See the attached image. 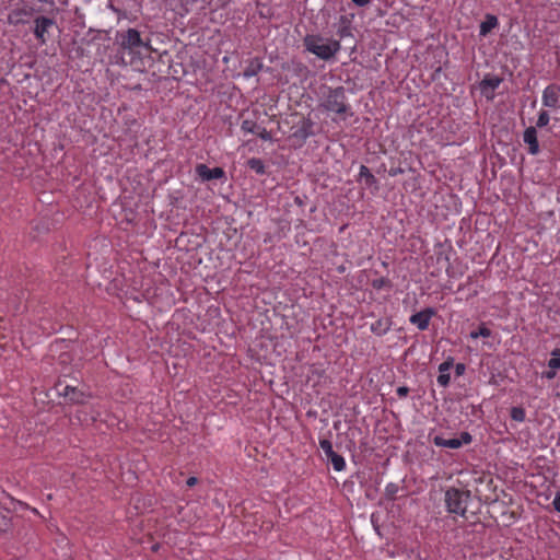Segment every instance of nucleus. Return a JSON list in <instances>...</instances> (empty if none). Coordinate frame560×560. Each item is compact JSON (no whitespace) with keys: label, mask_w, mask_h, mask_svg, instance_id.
Instances as JSON below:
<instances>
[{"label":"nucleus","mask_w":560,"mask_h":560,"mask_svg":"<svg viewBox=\"0 0 560 560\" xmlns=\"http://www.w3.org/2000/svg\"><path fill=\"white\" fill-rule=\"evenodd\" d=\"M304 46L308 51L323 60L331 59L340 49L338 40L324 38L318 35H306Z\"/></svg>","instance_id":"obj_1"},{"label":"nucleus","mask_w":560,"mask_h":560,"mask_svg":"<svg viewBox=\"0 0 560 560\" xmlns=\"http://www.w3.org/2000/svg\"><path fill=\"white\" fill-rule=\"evenodd\" d=\"M470 491H462L456 488H450L445 492V503L448 512L465 516L467 503L470 500Z\"/></svg>","instance_id":"obj_2"},{"label":"nucleus","mask_w":560,"mask_h":560,"mask_svg":"<svg viewBox=\"0 0 560 560\" xmlns=\"http://www.w3.org/2000/svg\"><path fill=\"white\" fill-rule=\"evenodd\" d=\"M324 106L327 110L334 112L336 114H347L348 105L346 104V95L343 88H337L335 90H331L327 95Z\"/></svg>","instance_id":"obj_3"},{"label":"nucleus","mask_w":560,"mask_h":560,"mask_svg":"<svg viewBox=\"0 0 560 560\" xmlns=\"http://www.w3.org/2000/svg\"><path fill=\"white\" fill-rule=\"evenodd\" d=\"M120 46L131 52L138 51L140 47L147 46L141 39L140 33L135 28H128L120 34Z\"/></svg>","instance_id":"obj_4"},{"label":"nucleus","mask_w":560,"mask_h":560,"mask_svg":"<svg viewBox=\"0 0 560 560\" xmlns=\"http://www.w3.org/2000/svg\"><path fill=\"white\" fill-rule=\"evenodd\" d=\"M56 388L60 396L65 397L72 404H84L86 398L89 397L79 388L70 385H63L61 382H58L56 384Z\"/></svg>","instance_id":"obj_5"},{"label":"nucleus","mask_w":560,"mask_h":560,"mask_svg":"<svg viewBox=\"0 0 560 560\" xmlns=\"http://www.w3.org/2000/svg\"><path fill=\"white\" fill-rule=\"evenodd\" d=\"M319 445L327 458L331 462L334 469L341 471L345 468V459L332 450L331 442L328 440H322Z\"/></svg>","instance_id":"obj_6"},{"label":"nucleus","mask_w":560,"mask_h":560,"mask_svg":"<svg viewBox=\"0 0 560 560\" xmlns=\"http://www.w3.org/2000/svg\"><path fill=\"white\" fill-rule=\"evenodd\" d=\"M471 442V435L468 432H462L460 438L453 439H444L441 436L434 438V444L438 446L450 447V448H458L463 444H468Z\"/></svg>","instance_id":"obj_7"},{"label":"nucleus","mask_w":560,"mask_h":560,"mask_svg":"<svg viewBox=\"0 0 560 560\" xmlns=\"http://www.w3.org/2000/svg\"><path fill=\"white\" fill-rule=\"evenodd\" d=\"M35 28L34 34L36 38L42 43H46V34L48 33L49 28L55 25V21L52 19L46 18V16H37L34 21Z\"/></svg>","instance_id":"obj_8"},{"label":"nucleus","mask_w":560,"mask_h":560,"mask_svg":"<svg viewBox=\"0 0 560 560\" xmlns=\"http://www.w3.org/2000/svg\"><path fill=\"white\" fill-rule=\"evenodd\" d=\"M196 172L203 180H211L224 176V171L221 167L209 168L205 164H198Z\"/></svg>","instance_id":"obj_9"},{"label":"nucleus","mask_w":560,"mask_h":560,"mask_svg":"<svg viewBox=\"0 0 560 560\" xmlns=\"http://www.w3.org/2000/svg\"><path fill=\"white\" fill-rule=\"evenodd\" d=\"M560 88L557 85H549L545 89L542 95L544 105L547 107H557L559 101Z\"/></svg>","instance_id":"obj_10"},{"label":"nucleus","mask_w":560,"mask_h":560,"mask_svg":"<svg viewBox=\"0 0 560 560\" xmlns=\"http://www.w3.org/2000/svg\"><path fill=\"white\" fill-rule=\"evenodd\" d=\"M433 314L432 310L428 308L425 311L413 314L410 317V322L418 326L419 329H425L429 325V320L431 315Z\"/></svg>","instance_id":"obj_11"},{"label":"nucleus","mask_w":560,"mask_h":560,"mask_svg":"<svg viewBox=\"0 0 560 560\" xmlns=\"http://www.w3.org/2000/svg\"><path fill=\"white\" fill-rule=\"evenodd\" d=\"M524 141L529 145V152L532 154L538 153L539 147L537 141V131L535 127H528L524 131Z\"/></svg>","instance_id":"obj_12"},{"label":"nucleus","mask_w":560,"mask_h":560,"mask_svg":"<svg viewBox=\"0 0 560 560\" xmlns=\"http://www.w3.org/2000/svg\"><path fill=\"white\" fill-rule=\"evenodd\" d=\"M498 24V19L494 15H487L486 20L480 24V35H487Z\"/></svg>","instance_id":"obj_13"},{"label":"nucleus","mask_w":560,"mask_h":560,"mask_svg":"<svg viewBox=\"0 0 560 560\" xmlns=\"http://www.w3.org/2000/svg\"><path fill=\"white\" fill-rule=\"evenodd\" d=\"M501 83V79L498 77H486L480 85L483 92L493 91Z\"/></svg>","instance_id":"obj_14"},{"label":"nucleus","mask_w":560,"mask_h":560,"mask_svg":"<svg viewBox=\"0 0 560 560\" xmlns=\"http://www.w3.org/2000/svg\"><path fill=\"white\" fill-rule=\"evenodd\" d=\"M97 415L90 413L86 410H79L75 415V419L81 424H90L96 421Z\"/></svg>","instance_id":"obj_15"},{"label":"nucleus","mask_w":560,"mask_h":560,"mask_svg":"<svg viewBox=\"0 0 560 560\" xmlns=\"http://www.w3.org/2000/svg\"><path fill=\"white\" fill-rule=\"evenodd\" d=\"M261 67L262 65L258 59L250 60L244 70V75L247 78L256 75L260 71Z\"/></svg>","instance_id":"obj_16"},{"label":"nucleus","mask_w":560,"mask_h":560,"mask_svg":"<svg viewBox=\"0 0 560 560\" xmlns=\"http://www.w3.org/2000/svg\"><path fill=\"white\" fill-rule=\"evenodd\" d=\"M360 178L364 179V182L368 186H370L376 182L374 175L364 165H362L360 168Z\"/></svg>","instance_id":"obj_17"},{"label":"nucleus","mask_w":560,"mask_h":560,"mask_svg":"<svg viewBox=\"0 0 560 560\" xmlns=\"http://www.w3.org/2000/svg\"><path fill=\"white\" fill-rule=\"evenodd\" d=\"M248 166L258 174L265 173V165L260 159L253 158L247 162Z\"/></svg>","instance_id":"obj_18"},{"label":"nucleus","mask_w":560,"mask_h":560,"mask_svg":"<svg viewBox=\"0 0 560 560\" xmlns=\"http://www.w3.org/2000/svg\"><path fill=\"white\" fill-rule=\"evenodd\" d=\"M548 366L551 370L560 369V349H556L552 352V358L549 360Z\"/></svg>","instance_id":"obj_19"},{"label":"nucleus","mask_w":560,"mask_h":560,"mask_svg":"<svg viewBox=\"0 0 560 560\" xmlns=\"http://www.w3.org/2000/svg\"><path fill=\"white\" fill-rule=\"evenodd\" d=\"M490 335L491 330L483 325L478 330L470 332V337L472 339H477L479 337H490Z\"/></svg>","instance_id":"obj_20"},{"label":"nucleus","mask_w":560,"mask_h":560,"mask_svg":"<svg viewBox=\"0 0 560 560\" xmlns=\"http://www.w3.org/2000/svg\"><path fill=\"white\" fill-rule=\"evenodd\" d=\"M242 129L246 132L256 133L257 129H259V126L252 120H244L242 122Z\"/></svg>","instance_id":"obj_21"},{"label":"nucleus","mask_w":560,"mask_h":560,"mask_svg":"<svg viewBox=\"0 0 560 560\" xmlns=\"http://www.w3.org/2000/svg\"><path fill=\"white\" fill-rule=\"evenodd\" d=\"M511 417L515 421H523L525 418V412L522 408L514 407L512 408Z\"/></svg>","instance_id":"obj_22"},{"label":"nucleus","mask_w":560,"mask_h":560,"mask_svg":"<svg viewBox=\"0 0 560 560\" xmlns=\"http://www.w3.org/2000/svg\"><path fill=\"white\" fill-rule=\"evenodd\" d=\"M549 122V114L546 110H542L537 120V127H545Z\"/></svg>","instance_id":"obj_23"},{"label":"nucleus","mask_w":560,"mask_h":560,"mask_svg":"<svg viewBox=\"0 0 560 560\" xmlns=\"http://www.w3.org/2000/svg\"><path fill=\"white\" fill-rule=\"evenodd\" d=\"M398 490V487L397 485H394V483H389L387 487H386V494L390 498V499H394L395 498V494Z\"/></svg>","instance_id":"obj_24"},{"label":"nucleus","mask_w":560,"mask_h":560,"mask_svg":"<svg viewBox=\"0 0 560 560\" xmlns=\"http://www.w3.org/2000/svg\"><path fill=\"white\" fill-rule=\"evenodd\" d=\"M256 135H258L264 140L271 139V133L269 131H267L266 128L259 127V129H257V131H256Z\"/></svg>","instance_id":"obj_25"},{"label":"nucleus","mask_w":560,"mask_h":560,"mask_svg":"<svg viewBox=\"0 0 560 560\" xmlns=\"http://www.w3.org/2000/svg\"><path fill=\"white\" fill-rule=\"evenodd\" d=\"M438 382L440 385H442L444 387L447 386L450 383V374H445V373L441 372V374L438 377Z\"/></svg>","instance_id":"obj_26"},{"label":"nucleus","mask_w":560,"mask_h":560,"mask_svg":"<svg viewBox=\"0 0 560 560\" xmlns=\"http://www.w3.org/2000/svg\"><path fill=\"white\" fill-rule=\"evenodd\" d=\"M409 392V388L408 387H405V386H401V387H398L397 388V394L400 396V397H405Z\"/></svg>","instance_id":"obj_27"},{"label":"nucleus","mask_w":560,"mask_h":560,"mask_svg":"<svg viewBox=\"0 0 560 560\" xmlns=\"http://www.w3.org/2000/svg\"><path fill=\"white\" fill-rule=\"evenodd\" d=\"M553 506L556 511L560 512V494L556 495L553 499Z\"/></svg>","instance_id":"obj_28"},{"label":"nucleus","mask_w":560,"mask_h":560,"mask_svg":"<svg viewBox=\"0 0 560 560\" xmlns=\"http://www.w3.org/2000/svg\"><path fill=\"white\" fill-rule=\"evenodd\" d=\"M198 482V479L196 477H189L186 481L188 487H192Z\"/></svg>","instance_id":"obj_29"},{"label":"nucleus","mask_w":560,"mask_h":560,"mask_svg":"<svg viewBox=\"0 0 560 560\" xmlns=\"http://www.w3.org/2000/svg\"><path fill=\"white\" fill-rule=\"evenodd\" d=\"M451 366V362H443L441 365H440V372H445L450 369Z\"/></svg>","instance_id":"obj_30"},{"label":"nucleus","mask_w":560,"mask_h":560,"mask_svg":"<svg viewBox=\"0 0 560 560\" xmlns=\"http://www.w3.org/2000/svg\"><path fill=\"white\" fill-rule=\"evenodd\" d=\"M352 1H353L357 5H359V7H364V5H366V4L370 2V0H352Z\"/></svg>","instance_id":"obj_31"},{"label":"nucleus","mask_w":560,"mask_h":560,"mask_svg":"<svg viewBox=\"0 0 560 560\" xmlns=\"http://www.w3.org/2000/svg\"><path fill=\"white\" fill-rule=\"evenodd\" d=\"M556 375V370H551V371H548L545 373V376L548 378V380H551Z\"/></svg>","instance_id":"obj_32"},{"label":"nucleus","mask_w":560,"mask_h":560,"mask_svg":"<svg viewBox=\"0 0 560 560\" xmlns=\"http://www.w3.org/2000/svg\"><path fill=\"white\" fill-rule=\"evenodd\" d=\"M465 370V365L464 364H457L456 365V373L457 374H462Z\"/></svg>","instance_id":"obj_33"},{"label":"nucleus","mask_w":560,"mask_h":560,"mask_svg":"<svg viewBox=\"0 0 560 560\" xmlns=\"http://www.w3.org/2000/svg\"><path fill=\"white\" fill-rule=\"evenodd\" d=\"M8 526V522L4 520V523H1V529L5 530Z\"/></svg>","instance_id":"obj_34"},{"label":"nucleus","mask_w":560,"mask_h":560,"mask_svg":"<svg viewBox=\"0 0 560 560\" xmlns=\"http://www.w3.org/2000/svg\"><path fill=\"white\" fill-rule=\"evenodd\" d=\"M8 526V522L4 520V523H1V529L5 530Z\"/></svg>","instance_id":"obj_35"},{"label":"nucleus","mask_w":560,"mask_h":560,"mask_svg":"<svg viewBox=\"0 0 560 560\" xmlns=\"http://www.w3.org/2000/svg\"><path fill=\"white\" fill-rule=\"evenodd\" d=\"M18 503L25 509H30V506L24 502L18 501Z\"/></svg>","instance_id":"obj_36"},{"label":"nucleus","mask_w":560,"mask_h":560,"mask_svg":"<svg viewBox=\"0 0 560 560\" xmlns=\"http://www.w3.org/2000/svg\"><path fill=\"white\" fill-rule=\"evenodd\" d=\"M32 512L38 514V511L35 508L32 509Z\"/></svg>","instance_id":"obj_37"},{"label":"nucleus","mask_w":560,"mask_h":560,"mask_svg":"<svg viewBox=\"0 0 560 560\" xmlns=\"http://www.w3.org/2000/svg\"><path fill=\"white\" fill-rule=\"evenodd\" d=\"M47 499H48V500H51V499H52V495H51V494H48V495H47Z\"/></svg>","instance_id":"obj_38"},{"label":"nucleus","mask_w":560,"mask_h":560,"mask_svg":"<svg viewBox=\"0 0 560 560\" xmlns=\"http://www.w3.org/2000/svg\"><path fill=\"white\" fill-rule=\"evenodd\" d=\"M394 173H395V174H396V173H401V170H395V172H394Z\"/></svg>","instance_id":"obj_39"},{"label":"nucleus","mask_w":560,"mask_h":560,"mask_svg":"<svg viewBox=\"0 0 560 560\" xmlns=\"http://www.w3.org/2000/svg\"><path fill=\"white\" fill-rule=\"evenodd\" d=\"M394 173H395V174H396V173H401V170H395V172H394Z\"/></svg>","instance_id":"obj_40"},{"label":"nucleus","mask_w":560,"mask_h":560,"mask_svg":"<svg viewBox=\"0 0 560 560\" xmlns=\"http://www.w3.org/2000/svg\"><path fill=\"white\" fill-rule=\"evenodd\" d=\"M0 322H2V319H0Z\"/></svg>","instance_id":"obj_41"}]
</instances>
